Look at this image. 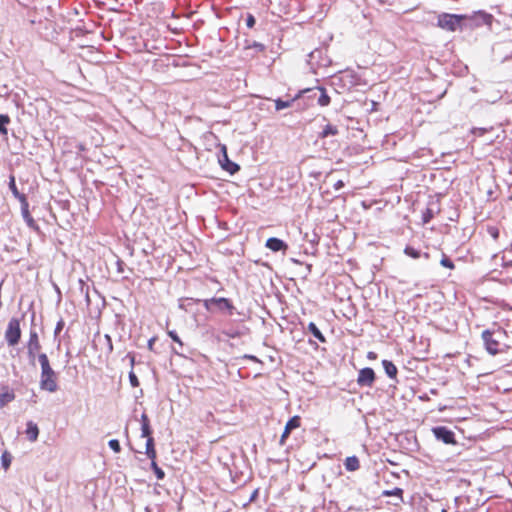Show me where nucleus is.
<instances>
[{"label": "nucleus", "instance_id": "7ed1b4c3", "mask_svg": "<svg viewBox=\"0 0 512 512\" xmlns=\"http://www.w3.org/2000/svg\"><path fill=\"white\" fill-rule=\"evenodd\" d=\"M4 337L8 346L13 347L19 343L21 339V328L18 318L12 317L9 320Z\"/></svg>", "mask_w": 512, "mask_h": 512}, {"label": "nucleus", "instance_id": "cd10ccee", "mask_svg": "<svg viewBox=\"0 0 512 512\" xmlns=\"http://www.w3.org/2000/svg\"><path fill=\"white\" fill-rule=\"evenodd\" d=\"M435 213H436V210L433 207H427L422 212V222L424 224L429 223L434 218Z\"/></svg>", "mask_w": 512, "mask_h": 512}, {"label": "nucleus", "instance_id": "f03ea898", "mask_svg": "<svg viewBox=\"0 0 512 512\" xmlns=\"http://www.w3.org/2000/svg\"><path fill=\"white\" fill-rule=\"evenodd\" d=\"M464 19L465 15L442 13L438 16L437 25L446 31L454 32L461 27Z\"/></svg>", "mask_w": 512, "mask_h": 512}, {"label": "nucleus", "instance_id": "1a4fd4ad", "mask_svg": "<svg viewBox=\"0 0 512 512\" xmlns=\"http://www.w3.org/2000/svg\"><path fill=\"white\" fill-rule=\"evenodd\" d=\"M375 381V372L370 367H365L359 371L357 384L361 387H372Z\"/></svg>", "mask_w": 512, "mask_h": 512}, {"label": "nucleus", "instance_id": "4468645a", "mask_svg": "<svg viewBox=\"0 0 512 512\" xmlns=\"http://www.w3.org/2000/svg\"><path fill=\"white\" fill-rule=\"evenodd\" d=\"M310 92H313V89H305L303 91H301L295 98L291 99V100H282L281 98H278L276 99L274 102H275V109L277 111H280V110H283V109H286V108H289L292 106V103L298 98L300 97V94H303V93H310Z\"/></svg>", "mask_w": 512, "mask_h": 512}, {"label": "nucleus", "instance_id": "4be33fe9", "mask_svg": "<svg viewBox=\"0 0 512 512\" xmlns=\"http://www.w3.org/2000/svg\"><path fill=\"white\" fill-rule=\"evenodd\" d=\"M147 457L150 459V460H155L156 459V450H155V445H154V439L153 437H148V439L146 440V451H145Z\"/></svg>", "mask_w": 512, "mask_h": 512}, {"label": "nucleus", "instance_id": "f257e3e1", "mask_svg": "<svg viewBox=\"0 0 512 512\" xmlns=\"http://www.w3.org/2000/svg\"><path fill=\"white\" fill-rule=\"evenodd\" d=\"M203 306L211 313L222 312L232 316L236 310L232 301L225 297H212L203 300Z\"/></svg>", "mask_w": 512, "mask_h": 512}, {"label": "nucleus", "instance_id": "6e6552de", "mask_svg": "<svg viewBox=\"0 0 512 512\" xmlns=\"http://www.w3.org/2000/svg\"><path fill=\"white\" fill-rule=\"evenodd\" d=\"M222 155L219 157V164L221 167L229 172L231 175L239 171L240 166L228 158L227 148L225 145L221 146Z\"/></svg>", "mask_w": 512, "mask_h": 512}, {"label": "nucleus", "instance_id": "a211bd4d", "mask_svg": "<svg viewBox=\"0 0 512 512\" xmlns=\"http://www.w3.org/2000/svg\"><path fill=\"white\" fill-rule=\"evenodd\" d=\"M9 189L11 190L13 196L19 200V202H22L23 199H27L26 196L18 191V188L16 186L15 176L10 175L9 176V183H8Z\"/></svg>", "mask_w": 512, "mask_h": 512}, {"label": "nucleus", "instance_id": "de8ad7c7", "mask_svg": "<svg viewBox=\"0 0 512 512\" xmlns=\"http://www.w3.org/2000/svg\"><path fill=\"white\" fill-rule=\"evenodd\" d=\"M143 424H150L149 418L146 413H143L141 415V425Z\"/></svg>", "mask_w": 512, "mask_h": 512}, {"label": "nucleus", "instance_id": "c03bdc74", "mask_svg": "<svg viewBox=\"0 0 512 512\" xmlns=\"http://www.w3.org/2000/svg\"><path fill=\"white\" fill-rule=\"evenodd\" d=\"M256 23L255 17L252 14H247L246 17V26L248 28H253Z\"/></svg>", "mask_w": 512, "mask_h": 512}, {"label": "nucleus", "instance_id": "dca6fc26", "mask_svg": "<svg viewBox=\"0 0 512 512\" xmlns=\"http://www.w3.org/2000/svg\"><path fill=\"white\" fill-rule=\"evenodd\" d=\"M25 433L29 441L35 442L39 435V429L37 424L34 423L33 421H28Z\"/></svg>", "mask_w": 512, "mask_h": 512}, {"label": "nucleus", "instance_id": "4d7b16f0", "mask_svg": "<svg viewBox=\"0 0 512 512\" xmlns=\"http://www.w3.org/2000/svg\"><path fill=\"white\" fill-rule=\"evenodd\" d=\"M442 512H447L446 509H443Z\"/></svg>", "mask_w": 512, "mask_h": 512}, {"label": "nucleus", "instance_id": "c85d7f7f", "mask_svg": "<svg viewBox=\"0 0 512 512\" xmlns=\"http://www.w3.org/2000/svg\"><path fill=\"white\" fill-rule=\"evenodd\" d=\"M79 289L81 294L84 295L87 305H90L89 286L82 279L79 280Z\"/></svg>", "mask_w": 512, "mask_h": 512}, {"label": "nucleus", "instance_id": "9b49d317", "mask_svg": "<svg viewBox=\"0 0 512 512\" xmlns=\"http://www.w3.org/2000/svg\"><path fill=\"white\" fill-rule=\"evenodd\" d=\"M300 423H301V418L299 416H293L292 418H290L286 425H285V428H284V431L281 435V438H280V444L281 445H284L285 443V440L288 438V436L290 435L291 431L300 427Z\"/></svg>", "mask_w": 512, "mask_h": 512}, {"label": "nucleus", "instance_id": "49530a36", "mask_svg": "<svg viewBox=\"0 0 512 512\" xmlns=\"http://www.w3.org/2000/svg\"><path fill=\"white\" fill-rule=\"evenodd\" d=\"M156 341V338L155 337H152L148 340V343H147V347L150 351H153V347H154V343Z\"/></svg>", "mask_w": 512, "mask_h": 512}, {"label": "nucleus", "instance_id": "3c124183", "mask_svg": "<svg viewBox=\"0 0 512 512\" xmlns=\"http://www.w3.org/2000/svg\"><path fill=\"white\" fill-rule=\"evenodd\" d=\"M244 358L250 359V360L255 361V362H259L258 358L256 356H253V355H245Z\"/></svg>", "mask_w": 512, "mask_h": 512}, {"label": "nucleus", "instance_id": "4c0bfd02", "mask_svg": "<svg viewBox=\"0 0 512 512\" xmlns=\"http://www.w3.org/2000/svg\"><path fill=\"white\" fill-rule=\"evenodd\" d=\"M440 264L443 266V267H446L448 269H454V263L452 262V260L450 258H448L446 255H443L441 261H440Z\"/></svg>", "mask_w": 512, "mask_h": 512}, {"label": "nucleus", "instance_id": "a19ab883", "mask_svg": "<svg viewBox=\"0 0 512 512\" xmlns=\"http://www.w3.org/2000/svg\"><path fill=\"white\" fill-rule=\"evenodd\" d=\"M36 359L38 360L40 367L42 365H45L46 363L50 362L49 358L46 353H40L36 356Z\"/></svg>", "mask_w": 512, "mask_h": 512}, {"label": "nucleus", "instance_id": "423d86ee", "mask_svg": "<svg viewBox=\"0 0 512 512\" xmlns=\"http://www.w3.org/2000/svg\"><path fill=\"white\" fill-rule=\"evenodd\" d=\"M432 433L438 441L444 444H456L454 432L446 426L433 427Z\"/></svg>", "mask_w": 512, "mask_h": 512}, {"label": "nucleus", "instance_id": "72a5a7b5", "mask_svg": "<svg viewBox=\"0 0 512 512\" xmlns=\"http://www.w3.org/2000/svg\"><path fill=\"white\" fill-rule=\"evenodd\" d=\"M11 455L8 452H4L1 456V465L2 467L7 470L10 467L11 464Z\"/></svg>", "mask_w": 512, "mask_h": 512}, {"label": "nucleus", "instance_id": "864d4df0", "mask_svg": "<svg viewBox=\"0 0 512 512\" xmlns=\"http://www.w3.org/2000/svg\"><path fill=\"white\" fill-rule=\"evenodd\" d=\"M255 47H256V48H259L260 50H263V49H264V45H262V44H258V43H257V44H255Z\"/></svg>", "mask_w": 512, "mask_h": 512}, {"label": "nucleus", "instance_id": "7c9ffc66", "mask_svg": "<svg viewBox=\"0 0 512 512\" xmlns=\"http://www.w3.org/2000/svg\"><path fill=\"white\" fill-rule=\"evenodd\" d=\"M151 468L158 480L164 479L165 472L157 465L155 460H151Z\"/></svg>", "mask_w": 512, "mask_h": 512}, {"label": "nucleus", "instance_id": "bb28decb", "mask_svg": "<svg viewBox=\"0 0 512 512\" xmlns=\"http://www.w3.org/2000/svg\"><path fill=\"white\" fill-rule=\"evenodd\" d=\"M477 17V20L482 23V24H486V25H491L492 22H493V16L491 14H488L486 12H482V11H479L476 15Z\"/></svg>", "mask_w": 512, "mask_h": 512}, {"label": "nucleus", "instance_id": "b1692460", "mask_svg": "<svg viewBox=\"0 0 512 512\" xmlns=\"http://www.w3.org/2000/svg\"><path fill=\"white\" fill-rule=\"evenodd\" d=\"M168 335L171 337V339L174 341V343H177L179 345V350L176 349V348H173V352L177 355H180L182 356L183 355V343L181 341V339L179 338V336L177 335V333L175 331H169L168 332Z\"/></svg>", "mask_w": 512, "mask_h": 512}, {"label": "nucleus", "instance_id": "c756f323", "mask_svg": "<svg viewBox=\"0 0 512 512\" xmlns=\"http://www.w3.org/2000/svg\"><path fill=\"white\" fill-rule=\"evenodd\" d=\"M336 134H338V129H337V127H335V126H333V125L328 124V125H326V126L324 127V129L322 130V132H321L320 136H321L322 138H326V137H328V136H330V135H336Z\"/></svg>", "mask_w": 512, "mask_h": 512}, {"label": "nucleus", "instance_id": "f8f14e48", "mask_svg": "<svg viewBox=\"0 0 512 512\" xmlns=\"http://www.w3.org/2000/svg\"><path fill=\"white\" fill-rule=\"evenodd\" d=\"M20 204H21V214H22V217H23L24 221L26 222L27 226L32 229H38V226H37L35 220L33 219V217L31 216V214L29 212V203H28L27 199H23L22 202H20Z\"/></svg>", "mask_w": 512, "mask_h": 512}, {"label": "nucleus", "instance_id": "aec40b11", "mask_svg": "<svg viewBox=\"0 0 512 512\" xmlns=\"http://www.w3.org/2000/svg\"><path fill=\"white\" fill-rule=\"evenodd\" d=\"M308 331L321 343L326 342V338L323 333L319 330L314 322H310L307 327Z\"/></svg>", "mask_w": 512, "mask_h": 512}, {"label": "nucleus", "instance_id": "8fccbe9b", "mask_svg": "<svg viewBox=\"0 0 512 512\" xmlns=\"http://www.w3.org/2000/svg\"><path fill=\"white\" fill-rule=\"evenodd\" d=\"M52 369L50 362L46 363L45 365L41 366V372H46L48 370Z\"/></svg>", "mask_w": 512, "mask_h": 512}, {"label": "nucleus", "instance_id": "ddd939ff", "mask_svg": "<svg viewBox=\"0 0 512 512\" xmlns=\"http://www.w3.org/2000/svg\"><path fill=\"white\" fill-rule=\"evenodd\" d=\"M265 246L273 252L286 251L288 248L283 240L276 237L268 238Z\"/></svg>", "mask_w": 512, "mask_h": 512}, {"label": "nucleus", "instance_id": "412c9836", "mask_svg": "<svg viewBox=\"0 0 512 512\" xmlns=\"http://www.w3.org/2000/svg\"><path fill=\"white\" fill-rule=\"evenodd\" d=\"M404 253H405L407 256H409V257H411V258H413V259H418V258H420L421 256H423V257H424V258H426V259H428V258H429V254H428V253H423V254H421L420 250H417V249H415L414 247L409 246V245H407V246L405 247V249H404Z\"/></svg>", "mask_w": 512, "mask_h": 512}, {"label": "nucleus", "instance_id": "79ce46f5", "mask_svg": "<svg viewBox=\"0 0 512 512\" xmlns=\"http://www.w3.org/2000/svg\"><path fill=\"white\" fill-rule=\"evenodd\" d=\"M129 381L132 387L139 386V380L133 371L129 373Z\"/></svg>", "mask_w": 512, "mask_h": 512}, {"label": "nucleus", "instance_id": "a878e982", "mask_svg": "<svg viewBox=\"0 0 512 512\" xmlns=\"http://www.w3.org/2000/svg\"><path fill=\"white\" fill-rule=\"evenodd\" d=\"M320 91V96L318 97V104L320 106H328L330 104V97L328 96L326 89L323 87H318Z\"/></svg>", "mask_w": 512, "mask_h": 512}, {"label": "nucleus", "instance_id": "9d476101", "mask_svg": "<svg viewBox=\"0 0 512 512\" xmlns=\"http://www.w3.org/2000/svg\"><path fill=\"white\" fill-rule=\"evenodd\" d=\"M325 51L323 49H315L309 54V63L313 66L317 67H326L331 61L326 56H324Z\"/></svg>", "mask_w": 512, "mask_h": 512}, {"label": "nucleus", "instance_id": "5701e85b", "mask_svg": "<svg viewBox=\"0 0 512 512\" xmlns=\"http://www.w3.org/2000/svg\"><path fill=\"white\" fill-rule=\"evenodd\" d=\"M357 75L352 70H347L343 73V75L340 77L341 81H348L351 86L357 85Z\"/></svg>", "mask_w": 512, "mask_h": 512}, {"label": "nucleus", "instance_id": "ea45409f", "mask_svg": "<svg viewBox=\"0 0 512 512\" xmlns=\"http://www.w3.org/2000/svg\"><path fill=\"white\" fill-rule=\"evenodd\" d=\"M104 341L107 348V352L111 353L113 351L112 338L109 334L104 335Z\"/></svg>", "mask_w": 512, "mask_h": 512}, {"label": "nucleus", "instance_id": "f3484780", "mask_svg": "<svg viewBox=\"0 0 512 512\" xmlns=\"http://www.w3.org/2000/svg\"><path fill=\"white\" fill-rule=\"evenodd\" d=\"M382 366L384 368V371L386 373V375L390 378V379H395L396 376H397V367L394 365V363L390 360H383L382 361Z\"/></svg>", "mask_w": 512, "mask_h": 512}, {"label": "nucleus", "instance_id": "58836bf2", "mask_svg": "<svg viewBox=\"0 0 512 512\" xmlns=\"http://www.w3.org/2000/svg\"><path fill=\"white\" fill-rule=\"evenodd\" d=\"M488 234L494 239L497 240L499 237V229L495 226H488L487 228Z\"/></svg>", "mask_w": 512, "mask_h": 512}, {"label": "nucleus", "instance_id": "a18cd8bd", "mask_svg": "<svg viewBox=\"0 0 512 512\" xmlns=\"http://www.w3.org/2000/svg\"><path fill=\"white\" fill-rule=\"evenodd\" d=\"M116 266H117V272L118 273H123L124 272L125 263L121 259H117Z\"/></svg>", "mask_w": 512, "mask_h": 512}, {"label": "nucleus", "instance_id": "2eb2a0df", "mask_svg": "<svg viewBox=\"0 0 512 512\" xmlns=\"http://www.w3.org/2000/svg\"><path fill=\"white\" fill-rule=\"evenodd\" d=\"M403 493H404L403 489H401L399 487H395L392 490H384L382 492V496L383 497H390V496L396 497L398 501L392 502L391 504L395 505V506H398L400 503L404 502V500H403Z\"/></svg>", "mask_w": 512, "mask_h": 512}, {"label": "nucleus", "instance_id": "6e6d98bb", "mask_svg": "<svg viewBox=\"0 0 512 512\" xmlns=\"http://www.w3.org/2000/svg\"><path fill=\"white\" fill-rule=\"evenodd\" d=\"M130 363H131L132 365L134 364V357H133V356L131 357Z\"/></svg>", "mask_w": 512, "mask_h": 512}, {"label": "nucleus", "instance_id": "09e8293b", "mask_svg": "<svg viewBox=\"0 0 512 512\" xmlns=\"http://www.w3.org/2000/svg\"><path fill=\"white\" fill-rule=\"evenodd\" d=\"M343 186H344V182H343L342 180H338V181L334 184V189H335V190H339V189H341Z\"/></svg>", "mask_w": 512, "mask_h": 512}, {"label": "nucleus", "instance_id": "20e7f679", "mask_svg": "<svg viewBox=\"0 0 512 512\" xmlns=\"http://www.w3.org/2000/svg\"><path fill=\"white\" fill-rule=\"evenodd\" d=\"M27 357L31 365H35L36 356L40 354L41 343L39 340L38 333L35 329H31L29 332V339L26 343Z\"/></svg>", "mask_w": 512, "mask_h": 512}, {"label": "nucleus", "instance_id": "f704fd0d", "mask_svg": "<svg viewBox=\"0 0 512 512\" xmlns=\"http://www.w3.org/2000/svg\"><path fill=\"white\" fill-rule=\"evenodd\" d=\"M492 130V127L490 128H483V127H474L471 129V133L475 136H483L486 132Z\"/></svg>", "mask_w": 512, "mask_h": 512}, {"label": "nucleus", "instance_id": "5fc2aeb1", "mask_svg": "<svg viewBox=\"0 0 512 512\" xmlns=\"http://www.w3.org/2000/svg\"><path fill=\"white\" fill-rule=\"evenodd\" d=\"M144 512H152V511H151V509L148 506H146L145 509H144Z\"/></svg>", "mask_w": 512, "mask_h": 512}, {"label": "nucleus", "instance_id": "393cba45", "mask_svg": "<svg viewBox=\"0 0 512 512\" xmlns=\"http://www.w3.org/2000/svg\"><path fill=\"white\" fill-rule=\"evenodd\" d=\"M221 334L230 339H235L242 336V332L236 328H224L221 330Z\"/></svg>", "mask_w": 512, "mask_h": 512}, {"label": "nucleus", "instance_id": "37998d69", "mask_svg": "<svg viewBox=\"0 0 512 512\" xmlns=\"http://www.w3.org/2000/svg\"><path fill=\"white\" fill-rule=\"evenodd\" d=\"M65 323H64V320L61 318L57 324H56V327H55V330H54V337L56 338L58 336V334L62 331L63 327H64Z\"/></svg>", "mask_w": 512, "mask_h": 512}, {"label": "nucleus", "instance_id": "473e14b6", "mask_svg": "<svg viewBox=\"0 0 512 512\" xmlns=\"http://www.w3.org/2000/svg\"><path fill=\"white\" fill-rule=\"evenodd\" d=\"M13 392H5L0 395V406H4L7 403L11 402L14 399Z\"/></svg>", "mask_w": 512, "mask_h": 512}, {"label": "nucleus", "instance_id": "603ef678", "mask_svg": "<svg viewBox=\"0 0 512 512\" xmlns=\"http://www.w3.org/2000/svg\"><path fill=\"white\" fill-rule=\"evenodd\" d=\"M367 357L371 360L376 359L377 355L375 352H368Z\"/></svg>", "mask_w": 512, "mask_h": 512}, {"label": "nucleus", "instance_id": "2f4dec72", "mask_svg": "<svg viewBox=\"0 0 512 512\" xmlns=\"http://www.w3.org/2000/svg\"><path fill=\"white\" fill-rule=\"evenodd\" d=\"M10 122V118L8 115L0 114V133L6 135L7 128L6 125Z\"/></svg>", "mask_w": 512, "mask_h": 512}, {"label": "nucleus", "instance_id": "39448f33", "mask_svg": "<svg viewBox=\"0 0 512 512\" xmlns=\"http://www.w3.org/2000/svg\"><path fill=\"white\" fill-rule=\"evenodd\" d=\"M57 379L58 375L53 368L46 372H41L39 386L44 391L54 393L58 390Z\"/></svg>", "mask_w": 512, "mask_h": 512}, {"label": "nucleus", "instance_id": "6ab92c4d", "mask_svg": "<svg viewBox=\"0 0 512 512\" xmlns=\"http://www.w3.org/2000/svg\"><path fill=\"white\" fill-rule=\"evenodd\" d=\"M344 466L347 471H356L360 467L359 459L356 456H349L345 459Z\"/></svg>", "mask_w": 512, "mask_h": 512}, {"label": "nucleus", "instance_id": "0eeeda50", "mask_svg": "<svg viewBox=\"0 0 512 512\" xmlns=\"http://www.w3.org/2000/svg\"><path fill=\"white\" fill-rule=\"evenodd\" d=\"M494 332L484 330L482 332V339L485 344L487 352L491 355H496L499 352V341L493 337Z\"/></svg>", "mask_w": 512, "mask_h": 512}, {"label": "nucleus", "instance_id": "e433bc0d", "mask_svg": "<svg viewBox=\"0 0 512 512\" xmlns=\"http://www.w3.org/2000/svg\"><path fill=\"white\" fill-rule=\"evenodd\" d=\"M108 446L111 450H113L115 453H119L121 451L120 443L117 439H111L108 442Z\"/></svg>", "mask_w": 512, "mask_h": 512}, {"label": "nucleus", "instance_id": "c9c22d12", "mask_svg": "<svg viewBox=\"0 0 512 512\" xmlns=\"http://www.w3.org/2000/svg\"><path fill=\"white\" fill-rule=\"evenodd\" d=\"M151 433H152V430H151L150 424L141 425V437L148 439V437H152Z\"/></svg>", "mask_w": 512, "mask_h": 512}]
</instances>
